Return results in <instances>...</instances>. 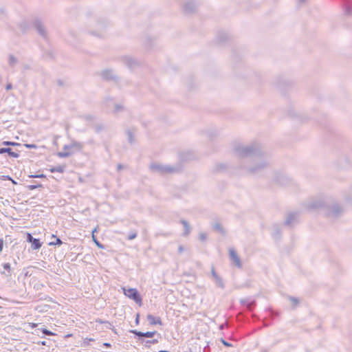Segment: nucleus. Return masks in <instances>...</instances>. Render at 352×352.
<instances>
[{
  "instance_id": "obj_1",
  "label": "nucleus",
  "mask_w": 352,
  "mask_h": 352,
  "mask_svg": "<svg viewBox=\"0 0 352 352\" xmlns=\"http://www.w3.org/2000/svg\"><path fill=\"white\" fill-rule=\"evenodd\" d=\"M124 294L129 298L134 300L138 305L141 306L142 304V298L138 293V290L134 288L124 289Z\"/></svg>"
},
{
  "instance_id": "obj_2",
  "label": "nucleus",
  "mask_w": 352,
  "mask_h": 352,
  "mask_svg": "<svg viewBox=\"0 0 352 352\" xmlns=\"http://www.w3.org/2000/svg\"><path fill=\"white\" fill-rule=\"evenodd\" d=\"M146 318H147L148 321L149 322V324L151 325H156V324L162 325V321L160 317H155L151 314H148L146 316Z\"/></svg>"
},
{
  "instance_id": "obj_3",
  "label": "nucleus",
  "mask_w": 352,
  "mask_h": 352,
  "mask_svg": "<svg viewBox=\"0 0 352 352\" xmlns=\"http://www.w3.org/2000/svg\"><path fill=\"white\" fill-rule=\"evenodd\" d=\"M5 153H7L10 156L14 158H17L19 156V154L18 153L12 151L10 148H1L0 154H3Z\"/></svg>"
},
{
  "instance_id": "obj_4",
  "label": "nucleus",
  "mask_w": 352,
  "mask_h": 352,
  "mask_svg": "<svg viewBox=\"0 0 352 352\" xmlns=\"http://www.w3.org/2000/svg\"><path fill=\"white\" fill-rule=\"evenodd\" d=\"M229 253H230V256L231 258L232 259V261L236 265H240V260H239V258L238 257L236 252L234 250H230Z\"/></svg>"
},
{
  "instance_id": "obj_5",
  "label": "nucleus",
  "mask_w": 352,
  "mask_h": 352,
  "mask_svg": "<svg viewBox=\"0 0 352 352\" xmlns=\"http://www.w3.org/2000/svg\"><path fill=\"white\" fill-rule=\"evenodd\" d=\"M31 243H32V248L33 250H38V249L41 248V247L42 246V243L40 242V240L38 239H34V240H32Z\"/></svg>"
},
{
  "instance_id": "obj_6",
  "label": "nucleus",
  "mask_w": 352,
  "mask_h": 352,
  "mask_svg": "<svg viewBox=\"0 0 352 352\" xmlns=\"http://www.w3.org/2000/svg\"><path fill=\"white\" fill-rule=\"evenodd\" d=\"M51 173H63L65 170V166H58L56 167H53L50 169Z\"/></svg>"
},
{
  "instance_id": "obj_7",
  "label": "nucleus",
  "mask_w": 352,
  "mask_h": 352,
  "mask_svg": "<svg viewBox=\"0 0 352 352\" xmlns=\"http://www.w3.org/2000/svg\"><path fill=\"white\" fill-rule=\"evenodd\" d=\"M52 236L54 237V238H56V241L54 242L49 243V245H61L63 243L62 241L59 238H57L56 236V235L52 234Z\"/></svg>"
},
{
  "instance_id": "obj_8",
  "label": "nucleus",
  "mask_w": 352,
  "mask_h": 352,
  "mask_svg": "<svg viewBox=\"0 0 352 352\" xmlns=\"http://www.w3.org/2000/svg\"><path fill=\"white\" fill-rule=\"evenodd\" d=\"M155 331H147V332H145L144 333V337H146V338H153L155 334Z\"/></svg>"
},
{
  "instance_id": "obj_9",
  "label": "nucleus",
  "mask_w": 352,
  "mask_h": 352,
  "mask_svg": "<svg viewBox=\"0 0 352 352\" xmlns=\"http://www.w3.org/2000/svg\"><path fill=\"white\" fill-rule=\"evenodd\" d=\"M3 144L7 145V146H18V145H19V143L14 142H10V141H4L3 142Z\"/></svg>"
},
{
  "instance_id": "obj_10",
  "label": "nucleus",
  "mask_w": 352,
  "mask_h": 352,
  "mask_svg": "<svg viewBox=\"0 0 352 352\" xmlns=\"http://www.w3.org/2000/svg\"><path fill=\"white\" fill-rule=\"evenodd\" d=\"M94 339L91 338H85L83 339V344L88 345L90 342H94Z\"/></svg>"
},
{
  "instance_id": "obj_11",
  "label": "nucleus",
  "mask_w": 352,
  "mask_h": 352,
  "mask_svg": "<svg viewBox=\"0 0 352 352\" xmlns=\"http://www.w3.org/2000/svg\"><path fill=\"white\" fill-rule=\"evenodd\" d=\"M42 332L45 334V335H47V336H55L56 334L49 330H47V329H42Z\"/></svg>"
},
{
  "instance_id": "obj_12",
  "label": "nucleus",
  "mask_w": 352,
  "mask_h": 352,
  "mask_svg": "<svg viewBox=\"0 0 352 352\" xmlns=\"http://www.w3.org/2000/svg\"><path fill=\"white\" fill-rule=\"evenodd\" d=\"M131 333H133V334H135L139 337H144V333H142L141 331H138L137 330H132Z\"/></svg>"
},
{
  "instance_id": "obj_13",
  "label": "nucleus",
  "mask_w": 352,
  "mask_h": 352,
  "mask_svg": "<svg viewBox=\"0 0 352 352\" xmlns=\"http://www.w3.org/2000/svg\"><path fill=\"white\" fill-rule=\"evenodd\" d=\"M71 155V153H66V152H60V153H58V155L60 157H68Z\"/></svg>"
},
{
  "instance_id": "obj_14",
  "label": "nucleus",
  "mask_w": 352,
  "mask_h": 352,
  "mask_svg": "<svg viewBox=\"0 0 352 352\" xmlns=\"http://www.w3.org/2000/svg\"><path fill=\"white\" fill-rule=\"evenodd\" d=\"M30 177H32V178H45V175H43V174L32 175H30Z\"/></svg>"
},
{
  "instance_id": "obj_15",
  "label": "nucleus",
  "mask_w": 352,
  "mask_h": 352,
  "mask_svg": "<svg viewBox=\"0 0 352 352\" xmlns=\"http://www.w3.org/2000/svg\"><path fill=\"white\" fill-rule=\"evenodd\" d=\"M42 187V185L41 184H38V185H31V186H28V188L30 190H34V189H36V188H41Z\"/></svg>"
},
{
  "instance_id": "obj_16",
  "label": "nucleus",
  "mask_w": 352,
  "mask_h": 352,
  "mask_svg": "<svg viewBox=\"0 0 352 352\" xmlns=\"http://www.w3.org/2000/svg\"><path fill=\"white\" fill-rule=\"evenodd\" d=\"M24 146L26 148H36V146L35 144H24Z\"/></svg>"
},
{
  "instance_id": "obj_17",
  "label": "nucleus",
  "mask_w": 352,
  "mask_h": 352,
  "mask_svg": "<svg viewBox=\"0 0 352 352\" xmlns=\"http://www.w3.org/2000/svg\"><path fill=\"white\" fill-rule=\"evenodd\" d=\"M27 239H28V241H29L30 243H31L32 241V240L34 239V238L32 237V236L31 235V234L28 233L27 234Z\"/></svg>"
},
{
  "instance_id": "obj_18",
  "label": "nucleus",
  "mask_w": 352,
  "mask_h": 352,
  "mask_svg": "<svg viewBox=\"0 0 352 352\" xmlns=\"http://www.w3.org/2000/svg\"><path fill=\"white\" fill-rule=\"evenodd\" d=\"M221 342L223 343V344L226 346H228V347H230V346H232V344L228 343V342L225 341L224 340H221Z\"/></svg>"
},
{
  "instance_id": "obj_19",
  "label": "nucleus",
  "mask_w": 352,
  "mask_h": 352,
  "mask_svg": "<svg viewBox=\"0 0 352 352\" xmlns=\"http://www.w3.org/2000/svg\"><path fill=\"white\" fill-rule=\"evenodd\" d=\"M3 244H4V241L2 239H0V253L2 252L3 250Z\"/></svg>"
},
{
  "instance_id": "obj_20",
  "label": "nucleus",
  "mask_w": 352,
  "mask_h": 352,
  "mask_svg": "<svg viewBox=\"0 0 352 352\" xmlns=\"http://www.w3.org/2000/svg\"><path fill=\"white\" fill-rule=\"evenodd\" d=\"M95 244L99 248H101V249H103L104 248V246L98 241H95Z\"/></svg>"
},
{
  "instance_id": "obj_21",
  "label": "nucleus",
  "mask_w": 352,
  "mask_h": 352,
  "mask_svg": "<svg viewBox=\"0 0 352 352\" xmlns=\"http://www.w3.org/2000/svg\"><path fill=\"white\" fill-rule=\"evenodd\" d=\"M37 325H38V324H37L36 323H34V322H30V323H29V326H30L31 328H32V329L36 328V327H37Z\"/></svg>"
},
{
  "instance_id": "obj_22",
  "label": "nucleus",
  "mask_w": 352,
  "mask_h": 352,
  "mask_svg": "<svg viewBox=\"0 0 352 352\" xmlns=\"http://www.w3.org/2000/svg\"><path fill=\"white\" fill-rule=\"evenodd\" d=\"M3 267H4L5 269H6V270H10V264H9V263H6V264H4V265H3Z\"/></svg>"
},
{
  "instance_id": "obj_23",
  "label": "nucleus",
  "mask_w": 352,
  "mask_h": 352,
  "mask_svg": "<svg viewBox=\"0 0 352 352\" xmlns=\"http://www.w3.org/2000/svg\"><path fill=\"white\" fill-rule=\"evenodd\" d=\"M135 236H136V234H133L129 235V237H128V239H129V240H132V239H133L134 238H135Z\"/></svg>"
},
{
  "instance_id": "obj_24",
  "label": "nucleus",
  "mask_w": 352,
  "mask_h": 352,
  "mask_svg": "<svg viewBox=\"0 0 352 352\" xmlns=\"http://www.w3.org/2000/svg\"><path fill=\"white\" fill-rule=\"evenodd\" d=\"M103 345L106 347H111V344L107 342L104 343Z\"/></svg>"
},
{
  "instance_id": "obj_25",
  "label": "nucleus",
  "mask_w": 352,
  "mask_h": 352,
  "mask_svg": "<svg viewBox=\"0 0 352 352\" xmlns=\"http://www.w3.org/2000/svg\"><path fill=\"white\" fill-rule=\"evenodd\" d=\"M92 239H93V241H94V243H95V241H98V240L96 239V238L95 234H94V233H92Z\"/></svg>"
},
{
  "instance_id": "obj_26",
  "label": "nucleus",
  "mask_w": 352,
  "mask_h": 352,
  "mask_svg": "<svg viewBox=\"0 0 352 352\" xmlns=\"http://www.w3.org/2000/svg\"><path fill=\"white\" fill-rule=\"evenodd\" d=\"M72 333H69V334H67L66 336H65V338H69V337H72Z\"/></svg>"
},
{
  "instance_id": "obj_27",
  "label": "nucleus",
  "mask_w": 352,
  "mask_h": 352,
  "mask_svg": "<svg viewBox=\"0 0 352 352\" xmlns=\"http://www.w3.org/2000/svg\"><path fill=\"white\" fill-rule=\"evenodd\" d=\"M10 181L12 182V183L13 184H16V182L14 179H11V180H10Z\"/></svg>"
},
{
  "instance_id": "obj_28",
  "label": "nucleus",
  "mask_w": 352,
  "mask_h": 352,
  "mask_svg": "<svg viewBox=\"0 0 352 352\" xmlns=\"http://www.w3.org/2000/svg\"><path fill=\"white\" fill-rule=\"evenodd\" d=\"M6 179H8V180H11V179H12V178H11L10 177H9V176H6Z\"/></svg>"
},
{
  "instance_id": "obj_29",
  "label": "nucleus",
  "mask_w": 352,
  "mask_h": 352,
  "mask_svg": "<svg viewBox=\"0 0 352 352\" xmlns=\"http://www.w3.org/2000/svg\"><path fill=\"white\" fill-rule=\"evenodd\" d=\"M96 228H95V229L94 230V231H93V232H92V233H94V234H96Z\"/></svg>"
},
{
  "instance_id": "obj_30",
  "label": "nucleus",
  "mask_w": 352,
  "mask_h": 352,
  "mask_svg": "<svg viewBox=\"0 0 352 352\" xmlns=\"http://www.w3.org/2000/svg\"><path fill=\"white\" fill-rule=\"evenodd\" d=\"M41 344H42V345H45V342H44V341H43V342H41Z\"/></svg>"
},
{
  "instance_id": "obj_31",
  "label": "nucleus",
  "mask_w": 352,
  "mask_h": 352,
  "mask_svg": "<svg viewBox=\"0 0 352 352\" xmlns=\"http://www.w3.org/2000/svg\"><path fill=\"white\" fill-rule=\"evenodd\" d=\"M160 352H168V351H160Z\"/></svg>"
}]
</instances>
